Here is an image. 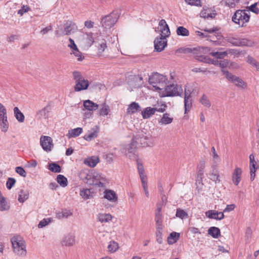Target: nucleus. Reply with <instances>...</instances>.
Wrapping results in <instances>:
<instances>
[{
    "mask_svg": "<svg viewBox=\"0 0 259 259\" xmlns=\"http://www.w3.org/2000/svg\"><path fill=\"white\" fill-rule=\"evenodd\" d=\"M82 132V128L81 127H77L68 131L67 136L68 138H75L79 136Z\"/></svg>",
    "mask_w": 259,
    "mask_h": 259,
    "instance_id": "34",
    "label": "nucleus"
},
{
    "mask_svg": "<svg viewBox=\"0 0 259 259\" xmlns=\"http://www.w3.org/2000/svg\"><path fill=\"white\" fill-rule=\"evenodd\" d=\"M208 178L214 182L215 184L220 183L221 178L219 174V170L217 168V164H212L211 166L209 171L206 174Z\"/></svg>",
    "mask_w": 259,
    "mask_h": 259,
    "instance_id": "13",
    "label": "nucleus"
},
{
    "mask_svg": "<svg viewBox=\"0 0 259 259\" xmlns=\"http://www.w3.org/2000/svg\"><path fill=\"white\" fill-rule=\"evenodd\" d=\"M205 168V161L204 160H201L199 161L197 166V178L201 181H202L204 178V172Z\"/></svg>",
    "mask_w": 259,
    "mask_h": 259,
    "instance_id": "20",
    "label": "nucleus"
},
{
    "mask_svg": "<svg viewBox=\"0 0 259 259\" xmlns=\"http://www.w3.org/2000/svg\"><path fill=\"white\" fill-rule=\"evenodd\" d=\"M86 183L90 185H96L100 187L105 186L106 178L104 175L97 172L88 174L85 177Z\"/></svg>",
    "mask_w": 259,
    "mask_h": 259,
    "instance_id": "5",
    "label": "nucleus"
},
{
    "mask_svg": "<svg viewBox=\"0 0 259 259\" xmlns=\"http://www.w3.org/2000/svg\"><path fill=\"white\" fill-rule=\"evenodd\" d=\"M180 237V234L176 232H172L167 238V242L169 244H172L177 242Z\"/></svg>",
    "mask_w": 259,
    "mask_h": 259,
    "instance_id": "41",
    "label": "nucleus"
},
{
    "mask_svg": "<svg viewBox=\"0 0 259 259\" xmlns=\"http://www.w3.org/2000/svg\"><path fill=\"white\" fill-rule=\"evenodd\" d=\"M73 76L75 82V91L79 92L87 89L89 85V81L85 79L79 72L74 71Z\"/></svg>",
    "mask_w": 259,
    "mask_h": 259,
    "instance_id": "6",
    "label": "nucleus"
},
{
    "mask_svg": "<svg viewBox=\"0 0 259 259\" xmlns=\"http://www.w3.org/2000/svg\"><path fill=\"white\" fill-rule=\"evenodd\" d=\"M176 215L177 217L180 218L181 219H183L188 217L187 213L184 210L180 208L177 209Z\"/></svg>",
    "mask_w": 259,
    "mask_h": 259,
    "instance_id": "54",
    "label": "nucleus"
},
{
    "mask_svg": "<svg viewBox=\"0 0 259 259\" xmlns=\"http://www.w3.org/2000/svg\"><path fill=\"white\" fill-rule=\"evenodd\" d=\"M16 183V180L15 179L12 178H8L7 183H6V186L7 188L10 190L15 185Z\"/></svg>",
    "mask_w": 259,
    "mask_h": 259,
    "instance_id": "57",
    "label": "nucleus"
},
{
    "mask_svg": "<svg viewBox=\"0 0 259 259\" xmlns=\"http://www.w3.org/2000/svg\"><path fill=\"white\" fill-rule=\"evenodd\" d=\"M215 14L214 13H211V9L209 8L203 9L200 12V17L204 18H212L214 17Z\"/></svg>",
    "mask_w": 259,
    "mask_h": 259,
    "instance_id": "35",
    "label": "nucleus"
},
{
    "mask_svg": "<svg viewBox=\"0 0 259 259\" xmlns=\"http://www.w3.org/2000/svg\"><path fill=\"white\" fill-rule=\"evenodd\" d=\"M224 74L225 75L226 77L230 81L233 82L237 76L233 75L231 73L229 72L228 71L223 70Z\"/></svg>",
    "mask_w": 259,
    "mask_h": 259,
    "instance_id": "58",
    "label": "nucleus"
},
{
    "mask_svg": "<svg viewBox=\"0 0 259 259\" xmlns=\"http://www.w3.org/2000/svg\"><path fill=\"white\" fill-rule=\"evenodd\" d=\"M176 32L178 35L188 36L189 35V30L183 26H179L177 28Z\"/></svg>",
    "mask_w": 259,
    "mask_h": 259,
    "instance_id": "43",
    "label": "nucleus"
},
{
    "mask_svg": "<svg viewBox=\"0 0 259 259\" xmlns=\"http://www.w3.org/2000/svg\"><path fill=\"white\" fill-rule=\"evenodd\" d=\"M72 215V212L68 209H64L56 212V217L59 219L68 218Z\"/></svg>",
    "mask_w": 259,
    "mask_h": 259,
    "instance_id": "30",
    "label": "nucleus"
},
{
    "mask_svg": "<svg viewBox=\"0 0 259 259\" xmlns=\"http://www.w3.org/2000/svg\"><path fill=\"white\" fill-rule=\"evenodd\" d=\"M183 93V89L181 85L170 84L166 85L159 91V96L161 97L168 96H181Z\"/></svg>",
    "mask_w": 259,
    "mask_h": 259,
    "instance_id": "4",
    "label": "nucleus"
},
{
    "mask_svg": "<svg viewBox=\"0 0 259 259\" xmlns=\"http://www.w3.org/2000/svg\"><path fill=\"white\" fill-rule=\"evenodd\" d=\"M84 42L88 47H91L94 41L92 34H87L84 37Z\"/></svg>",
    "mask_w": 259,
    "mask_h": 259,
    "instance_id": "52",
    "label": "nucleus"
},
{
    "mask_svg": "<svg viewBox=\"0 0 259 259\" xmlns=\"http://www.w3.org/2000/svg\"><path fill=\"white\" fill-rule=\"evenodd\" d=\"M162 228H156V240L159 244H162L163 242L162 239Z\"/></svg>",
    "mask_w": 259,
    "mask_h": 259,
    "instance_id": "51",
    "label": "nucleus"
},
{
    "mask_svg": "<svg viewBox=\"0 0 259 259\" xmlns=\"http://www.w3.org/2000/svg\"><path fill=\"white\" fill-rule=\"evenodd\" d=\"M208 234L214 238H218L221 236L220 230L215 227H211L208 230Z\"/></svg>",
    "mask_w": 259,
    "mask_h": 259,
    "instance_id": "38",
    "label": "nucleus"
},
{
    "mask_svg": "<svg viewBox=\"0 0 259 259\" xmlns=\"http://www.w3.org/2000/svg\"><path fill=\"white\" fill-rule=\"evenodd\" d=\"M14 116L19 122H23L25 119L24 114L20 111L17 107L14 108Z\"/></svg>",
    "mask_w": 259,
    "mask_h": 259,
    "instance_id": "37",
    "label": "nucleus"
},
{
    "mask_svg": "<svg viewBox=\"0 0 259 259\" xmlns=\"http://www.w3.org/2000/svg\"><path fill=\"white\" fill-rule=\"evenodd\" d=\"M13 250L15 253L19 255H25L26 246L24 241L20 237H14L11 240Z\"/></svg>",
    "mask_w": 259,
    "mask_h": 259,
    "instance_id": "7",
    "label": "nucleus"
},
{
    "mask_svg": "<svg viewBox=\"0 0 259 259\" xmlns=\"http://www.w3.org/2000/svg\"><path fill=\"white\" fill-rule=\"evenodd\" d=\"M250 160V180L253 181L255 176V161L254 156L253 154H250L249 156Z\"/></svg>",
    "mask_w": 259,
    "mask_h": 259,
    "instance_id": "25",
    "label": "nucleus"
},
{
    "mask_svg": "<svg viewBox=\"0 0 259 259\" xmlns=\"http://www.w3.org/2000/svg\"><path fill=\"white\" fill-rule=\"evenodd\" d=\"M29 7L27 5H23L21 8L18 10V14L20 16H22L25 13L27 12L29 10Z\"/></svg>",
    "mask_w": 259,
    "mask_h": 259,
    "instance_id": "61",
    "label": "nucleus"
},
{
    "mask_svg": "<svg viewBox=\"0 0 259 259\" xmlns=\"http://www.w3.org/2000/svg\"><path fill=\"white\" fill-rule=\"evenodd\" d=\"M209 54L218 59H223L228 55L227 52H211Z\"/></svg>",
    "mask_w": 259,
    "mask_h": 259,
    "instance_id": "50",
    "label": "nucleus"
},
{
    "mask_svg": "<svg viewBox=\"0 0 259 259\" xmlns=\"http://www.w3.org/2000/svg\"><path fill=\"white\" fill-rule=\"evenodd\" d=\"M100 161L98 156H94L87 158L84 163L91 167H94Z\"/></svg>",
    "mask_w": 259,
    "mask_h": 259,
    "instance_id": "28",
    "label": "nucleus"
},
{
    "mask_svg": "<svg viewBox=\"0 0 259 259\" xmlns=\"http://www.w3.org/2000/svg\"><path fill=\"white\" fill-rule=\"evenodd\" d=\"M205 215L211 219L216 220H222L224 218V213L222 212H219L215 210H210L205 212Z\"/></svg>",
    "mask_w": 259,
    "mask_h": 259,
    "instance_id": "19",
    "label": "nucleus"
},
{
    "mask_svg": "<svg viewBox=\"0 0 259 259\" xmlns=\"http://www.w3.org/2000/svg\"><path fill=\"white\" fill-rule=\"evenodd\" d=\"M141 111V107L138 103L133 102L131 103L126 109V113L128 115L134 114Z\"/></svg>",
    "mask_w": 259,
    "mask_h": 259,
    "instance_id": "24",
    "label": "nucleus"
},
{
    "mask_svg": "<svg viewBox=\"0 0 259 259\" xmlns=\"http://www.w3.org/2000/svg\"><path fill=\"white\" fill-rule=\"evenodd\" d=\"M57 181L58 183L62 187H65L67 186V179L63 175H58L57 177Z\"/></svg>",
    "mask_w": 259,
    "mask_h": 259,
    "instance_id": "44",
    "label": "nucleus"
},
{
    "mask_svg": "<svg viewBox=\"0 0 259 259\" xmlns=\"http://www.w3.org/2000/svg\"><path fill=\"white\" fill-rule=\"evenodd\" d=\"M166 37L163 36L157 37L154 40V48L158 52L163 51L167 45Z\"/></svg>",
    "mask_w": 259,
    "mask_h": 259,
    "instance_id": "16",
    "label": "nucleus"
},
{
    "mask_svg": "<svg viewBox=\"0 0 259 259\" xmlns=\"http://www.w3.org/2000/svg\"><path fill=\"white\" fill-rule=\"evenodd\" d=\"M80 195L84 199H88L92 197L91 192L89 189H83L80 191Z\"/></svg>",
    "mask_w": 259,
    "mask_h": 259,
    "instance_id": "46",
    "label": "nucleus"
},
{
    "mask_svg": "<svg viewBox=\"0 0 259 259\" xmlns=\"http://www.w3.org/2000/svg\"><path fill=\"white\" fill-rule=\"evenodd\" d=\"M211 152H212V160L213 162V164H218V162L220 161V157L215 151V148L212 147L211 148Z\"/></svg>",
    "mask_w": 259,
    "mask_h": 259,
    "instance_id": "53",
    "label": "nucleus"
},
{
    "mask_svg": "<svg viewBox=\"0 0 259 259\" xmlns=\"http://www.w3.org/2000/svg\"><path fill=\"white\" fill-rule=\"evenodd\" d=\"M73 55L77 58V60L79 61H82L83 57H82V54L79 51L78 48L77 49H73Z\"/></svg>",
    "mask_w": 259,
    "mask_h": 259,
    "instance_id": "60",
    "label": "nucleus"
},
{
    "mask_svg": "<svg viewBox=\"0 0 259 259\" xmlns=\"http://www.w3.org/2000/svg\"><path fill=\"white\" fill-rule=\"evenodd\" d=\"M156 228H162V217H155Z\"/></svg>",
    "mask_w": 259,
    "mask_h": 259,
    "instance_id": "63",
    "label": "nucleus"
},
{
    "mask_svg": "<svg viewBox=\"0 0 259 259\" xmlns=\"http://www.w3.org/2000/svg\"><path fill=\"white\" fill-rule=\"evenodd\" d=\"M142 78L136 75H131L128 77L127 83L130 86L131 90H133V88H136L139 86V84L138 83V81H141Z\"/></svg>",
    "mask_w": 259,
    "mask_h": 259,
    "instance_id": "21",
    "label": "nucleus"
},
{
    "mask_svg": "<svg viewBox=\"0 0 259 259\" xmlns=\"http://www.w3.org/2000/svg\"><path fill=\"white\" fill-rule=\"evenodd\" d=\"M15 171L21 177L24 178L26 177V172L23 167L21 166H17L15 168Z\"/></svg>",
    "mask_w": 259,
    "mask_h": 259,
    "instance_id": "56",
    "label": "nucleus"
},
{
    "mask_svg": "<svg viewBox=\"0 0 259 259\" xmlns=\"http://www.w3.org/2000/svg\"><path fill=\"white\" fill-rule=\"evenodd\" d=\"M49 169L54 172H60L61 171L60 166L56 163H51L49 165Z\"/></svg>",
    "mask_w": 259,
    "mask_h": 259,
    "instance_id": "49",
    "label": "nucleus"
},
{
    "mask_svg": "<svg viewBox=\"0 0 259 259\" xmlns=\"http://www.w3.org/2000/svg\"><path fill=\"white\" fill-rule=\"evenodd\" d=\"M172 120L173 118L172 117H170L168 113H164L159 122L160 124L166 125L171 123Z\"/></svg>",
    "mask_w": 259,
    "mask_h": 259,
    "instance_id": "36",
    "label": "nucleus"
},
{
    "mask_svg": "<svg viewBox=\"0 0 259 259\" xmlns=\"http://www.w3.org/2000/svg\"><path fill=\"white\" fill-rule=\"evenodd\" d=\"M233 82L241 89H245L247 88V84L242 79L238 77H236Z\"/></svg>",
    "mask_w": 259,
    "mask_h": 259,
    "instance_id": "45",
    "label": "nucleus"
},
{
    "mask_svg": "<svg viewBox=\"0 0 259 259\" xmlns=\"http://www.w3.org/2000/svg\"><path fill=\"white\" fill-rule=\"evenodd\" d=\"M200 103L207 108L211 106V103L208 97L205 95H203L199 99Z\"/></svg>",
    "mask_w": 259,
    "mask_h": 259,
    "instance_id": "47",
    "label": "nucleus"
},
{
    "mask_svg": "<svg viewBox=\"0 0 259 259\" xmlns=\"http://www.w3.org/2000/svg\"><path fill=\"white\" fill-rule=\"evenodd\" d=\"M118 18V15L114 13L104 17L101 21L103 27L105 28H110L117 22Z\"/></svg>",
    "mask_w": 259,
    "mask_h": 259,
    "instance_id": "11",
    "label": "nucleus"
},
{
    "mask_svg": "<svg viewBox=\"0 0 259 259\" xmlns=\"http://www.w3.org/2000/svg\"><path fill=\"white\" fill-rule=\"evenodd\" d=\"M77 29L76 26L71 22L67 23L64 28V33L65 35H69Z\"/></svg>",
    "mask_w": 259,
    "mask_h": 259,
    "instance_id": "31",
    "label": "nucleus"
},
{
    "mask_svg": "<svg viewBox=\"0 0 259 259\" xmlns=\"http://www.w3.org/2000/svg\"><path fill=\"white\" fill-rule=\"evenodd\" d=\"M224 39L225 41L231 44L234 46L251 47L254 45L253 41L246 38H238L231 36H227Z\"/></svg>",
    "mask_w": 259,
    "mask_h": 259,
    "instance_id": "8",
    "label": "nucleus"
},
{
    "mask_svg": "<svg viewBox=\"0 0 259 259\" xmlns=\"http://www.w3.org/2000/svg\"><path fill=\"white\" fill-rule=\"evenodd\" d=\"M192 105L191 98L184 97L185 114L190 111Z\"/></svg>",
    "mask_w": 259,
    "mask_h": 259,
    "instance_id": "42",
    "label": "nucleus"
},
{
    "mask_svg": "<svg viewBox=\"0 0 259 259\" xmlns=\"http://www.w3.org/2000/svg\"><path fill=\"white\" fill-rule=\"evenodd\" d=\"M185 2L191 6H198L200 5V0H185Z\"/></svg>",
    "mask_w": 259,
    "mask_h": 259,
    "instance_id": "64",
    "label": "nucleus"
},
{
    "mask_svg": "<svg viewBox=\"0 0 259 259\" xmlns=\"http://www.w3.org/2000/svg\"><path fill=\"white\" fill-rule=\"evenodd\" d=\"M29 192L27 190H21L19 193L18 201L23 203L29 198Z\"/></svg>",
    "mask_w": 259,
    "mask_h": 259,
    "instance_id": "33",
    "label": "nucleus"
},
{
    "mask_svg": "<svg viewBox=\"0 0 259 259\" xmlns=\"http://www.w3.org/2000/svg\"><path fill=\"white\" fill-rule=\"evenodd\" d=\"M226 5L230 7L233 8L235 6L236 3H238L239 0H223Z\"/></svg>",
    "mask_w": 259,
    "mask_h": 259,
    "instance_id": "62",
    "label": "nucleus"
},
{
    "mask_svg": "<svg viewBox=\"0 0 259 259\" xmlns=\"http://www.w3.org/2000/svg\"><path fill=\"white\" fill-rule=\"evenodd\" d=\"M97 219L101 223H108L112 220V216L109 213H99Z\"/></svg>",
    "mask_w": 259,
    "mask_h": 259,
    "instance_id": "32",
    "label": "nucleus"
},
{
    "mask_svg": "<svg viewBox=\"0 0 259 259\" xmlns=\"http://www.w3.org/2000/svg\"><path fill=\"white\" fill-rule=\"evenodd\" d=\"M257 3H255L251 5L250 6L247 7L248 9L247 10H249V12L251 11L254 13L255 14H258L259 9L257 7Z\"/></svg>",
    "mask_w": 259,
    "mask_h": 259,
    "instance_id": "55",
    "label": "nucleus"
},
{
    "mask_svg": "<svg viewBox=\"0 0 259 259\" xmlns=\"http://www.w3.org/2000/svg\"><path fill=\"white\" fill-rule=\"evenodd\" d=\"M118 248V244L114 241H110L107 246L108 251L110 253L115 252Z\"/></svg>",
    "mask_w": 259,
    "mask_h": 259,
    "instance_id": "40",
    "label": "nucleus"
},
{
    "mask_svg": "<svg viewBox=\"0 0 259 259\" xmlns=\"http://www.w3.org/2000/svg\"><path fill=\"white\" fill-rule=\"evenodd\" d=\"M51 110V107L48 105L43 108L42 109L39 110L36 112V116L40 118H47L49 116V113Z\"/></svg>",
    "mask_w": 259,
    "mask_h": 259,
    "instance_id": "27",
    "label": "nucleus"
},
{
    "mask_svg": "<svg viewBox=\"0 0 259 259\" xmlns=\"http://www.w3.org/2000/svg\"><path fill=\"white\" fill-rule=\"evenodd\" d=\"M109 112V107L106 104H103L99 110L100 116H105L108 114Z\"/></svg>",
    "mask_w": 259,
    "mask_h": 259,
    "instance_id": "48",
    "label": "nucleus"
},
{
    "mask_svg": "<svg viewBox=\"0 0 259 259\" xmlns=\"http://www.w3.org/2000/svg\"><path fill=\"white\" fill-rule=\"evenodd\" d=\"M100 132V128L99 126L95 125L91 130H89L88 132L84 135L83 139L87 141H91L92 140L96 138Z\"/></svg>",
    "mask_w": 259,
    "mask_h": 259,
    "instance_id": "17",
    "label": "nucleus"
},
{
    "mask_svg": "<svg viewBox=\"0 0 259 259\" xmlns=\"http://www.w3.org/2000/svg\"><path fill=\"white\" fill-rule=\"evenodd\" d=\"M9 124L8 121L7 116L0 117V128L2 132L6 133L8 131Z\"/></svg>",
    "mask_w": 259,
    "mask_h": 259,
    "instance_id": "29",
    "label": "nucleus"
},
{
    "mask_svg": "<svg viewBox=\"0 0 259 259\" xmlns=\"http://www.w3.org/2000/svg\"><path fill=\"white\" fill-rule=\"evenodd\" d=\"M104 197L111 202H115L117 200V196L112 190H106L104 192Z\"/></svg>",
    "mask_w": 259,
    "mask_h": 259,
    "instance_id": "22",
    "label": "nucleus"
},
{
    "mask_svg": "<svg viewBox=\"0 0 259 259\" xmlns=\"http://www.w3.org/2000/svg\"><path fill=\"white\" fill-rule=\"evenodd\" d=\"M155 31L160 33L161 36L165 37H168L170 34L168 26L163 19L159 21L158 27L155 29Z\"/></svg>",
    "mask_w": 259,
    "mask_h": 259,
    "instance_id": "14",
    "label": "nucleus"
},
{
    "mask_svg": "<svg viewBox=\"0 0 259 259\" xmlns=\"http://www.w3.org/2000/svg\"><path fill=\"white\" fill-rule=\"evenodd\" d=\"M149 82L152 85L154 90L159 93L167 83V78L165 76L157 72L153 73L149 78Z\"/></svg>",
    "mask_w": 259,
    "mask_h": 259,
    "instance_id": "3",
    "label": "nucleus"
},
{
    "mask_svg": "<svg viewBox=\"0 0 259 259\" xmlns=\"http://www.w3.org/2000/svg\"><path fill=\"white\" fill-rule=\"evenodd\" d=\"M83 107L86 110L93 112L98 108L99 105L90 100H87L83 101Z\"/></svg>",
    "mask_w": 259,
    "mask_h": 259,
    "instance_id": "26",
    "label": "nucleus"
},
{
    "mask_svg": "<svg viewBox=\"0 0 259 259\" xmlns=\"http://www.w3.org/2000/svg\"><path fill=\"white\" fill-rule=\"evenodd\" d=\"M166 106L165 104H162L160 108L148 107L145 108L141 112V115L143 119H148L153 115L155 112H163L165 110Z\"/></svg>",
    "mask_w": 259,
    "mask_h": 259,
    "instance_id": "10",
    "label": "nucleus"
},
{
    "mask_svg": "<svg viewBox=\"0 0 259 259\" xmlns=\"http://www.w3.org/2000/svg\"><path fill=\"white\" fill-rule=\"evenodd\" d=\"M51 222V220L50 218L48 219H44L41 221H40L38 225V227L39 228H42L47 225H48L49 223Z\"/></svg>",
    "mask_w": 259,
    "mask_h": 259,
    "instance_id": "59",
    "label": "nucleus"
},
{
    "mask_svg": "<svg viewBox=\"0 0 259 259\" xmlns=\"http://www.w3.org/2000/svg\"><path fill=\"white\" fill-rule=\"evenodd\" d=\"M40 145L42 149L47 152H50L54 147L52 138L47 136H41L40 137Z\"/></svg>",
    "mask_w": 259,
    "mask_h": 259,
    "instance_id": "12",
    "label": "nucleus"
},
{
    "mask_svg": "<svg viewBox=\"0 0 259 259\" xmlns=\"http://www.w3.org/2000/svg\"><path fill=\"white\" fill-rule=\"evenodd\" d=\"M250 12L248 10H238L233 15L232 21L239 27H245L250 20Z\"/></svg>",
    "mask_w": 259,
    "mask_h": 259,
    "instance_id": "2",
    "label": "nucleus"
},
{
    "mask_svg": "<svg viewBox=\"0 0 259 259\" xmlns=\"http://www.w3.org/2000/svg\"><path fill=\"white\" fill-rule=\"evenodd\" d=\"M138 147L132 140L130 144L125 145L121 150V152L131 159H137L136 149Z\"/></svg>",
    "mask_w": 259,
    "mask_h": 259,
    "instance_id": "9",
    "label": "nucleus"
},
{
    "mask_svg": "<svg viewBox=\"0 0 259 259\" xmlns=\"http://www.w3.org/2000/svg\"><path fill=\"white\" fill-rule=\"evenodd\" d=\"M75 244V236L69 233L64 236L61 240V244L62 246L71 247Z\"/></svg>",
    "mask_w": 259,
    "mask_h": 259,
    "instance_id": "18",
    "label": "nucleus"
},
{
    "mask_svg": "<svg viewBox=\"0 0 259 259\" xmlns=\"http://www.w3.org/2000/svg\"><path fill=\"white\" fill-rule=\"evenodd\" d=\"M132 140L139 147H151L154 145V139L149 134L145 133L143 131H139Z\"/></svg>",
    "mask_w": 259,
    "mask_h": 259,
    "instance_id": "1",
    "label": "nucleus"
},
{
    "mask_svg": "<svg viewBox=\"0 0 259 259\" xmlns=\"http://www.w3.org/2000/svg\"><path fill=\"white\" fill-rule=\"evenodd\" d=\"M10 206L7 203L6 198L2 195H0V211H6L9 210Z\"/></svg>",
    "mask_w": 259,
    "mask_h": 259,
    "instance_id": "39",
    "label": "nucleus"
},
{
    "mask_svg": "<svg viewBox=\"0 0 259 259\" xmlns=\"http://www.w3.org/2000/svg\"><path fill=\"white\" fill-rule=\"evenodd\" d=\"M97 48V53L99 56H102L103 53L107 50L106 41L102 36H99L95 41Z\"/></svg>",
    "mask_w": 259,
    "mask_h": 259,
    "instance_id": "15",
    "label": "nucleus"
},
{
    "mask_svg": "<svg viewBox=\"0 0 259 259\" xmlns=\"http://www.w3.org/2000/svg\"><path fill=\"white\" fill-rule=\"evenodd\" d=\"M242 170L239 167H236L232 175V181L233 183L237 186L241 181Z\"/></svg>",
    "mask_w": 259,
    "mask_h": 259,
    "instance_id": "23",
    "label": "nucleus"
}]
</instances>
